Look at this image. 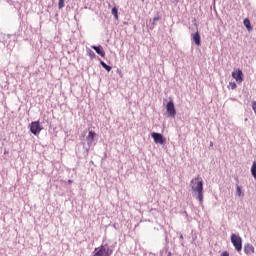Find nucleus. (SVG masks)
Wrapping results in <instances>:
<instances>
[{"instance_id": "3", "label": "nucleus", "mask_w": 256, "mask_h": 256, "mask_svg": "<svg viewBox=\"0 0 256 256\" xmlns=\"http://www.w3.org/2000/svg\"><path fill=\"white\" fill-rule=\"evenodd\" d=\"M231 243L233 247L235 248V251L238 253H241L243 249V239H241V236L237 234H232L231 235Z\"/></svg>"}, {"instance_id": "12", "label": "nucleus", "mask_w": 256, "mask_h": 256, "mask_svg": "<svg viewBox=\"0 0 256 256\" xmlns=\"http://www.w3.org/2000/svg\"><path fill=\"white\" fill-rule=\"evenodd\" d=\"M244 26L246 27L247 31H253V27H251V21L249 18L244 19Z\"/></svg>"}, {"instance_id": "9", "label": "nucleus", "mask_w": 256, "mask_h": 256, "mask_svg": "<svg viewBox=\"0 0 256 256\" xmlns=\"http://www.w3.org/2000/svg\"><path fill=\"white\" fill-rule=\"evenodd\" d=\"M192 41H194L195 45L199 47L201 45V35H199V31H196L195 33L191 34Z\"/></svg>"}, {"instance_id": "18", "label": "nucleus", "mask_w": 256, "mask_h": 256, "mask_svg": "<svg viewBox=\"0 0 256 256\" xmlns=\"http://www.w3.org/2000/svg\"><path fill=\"white\" fill-rule=\"evenodd\" d=\"M63 7H65V0H59V2H58V8H59V9H63Z\"/></svg>"}, {"instance_id": "20", "label": "nucleus", "mask_w": 256, "mask_h": 256, "mask_svg": "<svg viewBox=\"0 0 256 256\" xmlns=\"http://www.w3.org/2000/svg\"><path fill=\"white\" fill-rule=\"evenodd\" d=\"M157 21H159V17H154L153 18V25H155V23H157Z\"/></svg>"}, {"instance_id": "11", "label": "nucleus", "mask_w": 256, "mask_h": 256, "mask_svg": "<svg viewBox=\"0 0 256 256\" xmlns=\"http://www.w3.org/2000/svg\"><path fill=\"white\" fill-rule=\"evenodd\" d=\"M92 49H94V51H96V53L101 57H105V50H103V46H92Z\"/></svg>"}, {"instance_id": "5", "label": "nucleus", "mask_w": 256, "mask_h": 256, "mask_svg": "<svg viewBox=\"0 0 256 256\" xmlns=\"http://www.w3.org/2000/svg\"><path fill=\"white\" fill-rule=\"evenodd\" d=\"M166 111L168 113L169 117H174L177 115V111L175 110V103H173V100H170L166 105Z\"/></svg>"}, {"instance_id": "15", "label": "nucleus", "mask_w": 256, "mask_h": 256, "mask_svg": "<svg viewBox=\"0 0 256 256\" xmlns=\"http://www.w3.org/2000/svg\"><path fill=\"white\" fill-rule=\"evenodd\" d=\"M100 65L103 67V69L107 70L108 72L111 71V66L107 65L105 62L101 61Z\"/></svg>"}, {"instance_id": "19", "label": "nucleus", "mask_w": 256, "mask_h": 256, "mask_svg": "<svg viewBox=\"0 0 256 256\" xmlns=\"http://www.w3.org/2000/svg\"><path fill=\"white\" fill-rule=\"evenodd\" d=\"M236 192H237V195H238L239 197H241L242 191H241V187H240V186H237V187H236Z\"/></svg>"}, {"instance_id": "14", "label": "nucleus", "mask_w": 256, "mask_h": 256, "mask_svg": "<svg viewBox=\"0 0 256 256\" xmlns=\"http://www.w3.org/2000/svg\"><path fill=\"white\" fill-rule=\"evenodd\" d=\"M251 174L256 180V162H253L252 167H251Z\"/></svg>"}, {"instance_id": "4", "label": "nucleus", "mask_w": 256, "mask_h": 256, "mask_svg": "<svg viewBox=\"0 0 256 256\" xmlns=\"http://www.w3.org/2000/svg\"><path fill=\"white\" fill-rule=\"evenodd\" d=\"M43 131V126H41V123L39 121H33L30 124V132L33 135H39Z\"/></svg>"}, {"instance_id": "8", "label": "nucleus", "mask_w": 256, "mask_h": 256, "mask_svg": "<svg viewBox=\"0 0 256 256\" xmlns=\"http://www.w3.org/2000/svg\"><path fill=\"white\" fill-rule=\"evenodd\" d=\"M97 134L94 131H90L86 137L87 145L88 147H91L93 145V142L95 141V136Z\"/></svg>"}, {"instance_id": "6", "label": "nucleus", "mask_w": 256, "mask_h": 256, "mask_svg": "<svg viewBox=\"0 0 256 256\" xmlns=\"http://www.w3.org/2000/svg\"><path fill=\"white\" fill-rule=\"evenodd\" d=\"M151 137L153 138L154 143H158L159 145H163L165 143V138H163V135L160 133L153 132Z\"/></svg>"}, {"instance_id": "17", "label": "nucleus", "mask_w": 256, "mask_h": 256, "mask_svg": "<svg viewBox=\"0 0 256 256\" xmlns=\"http://www.w3.org/2000/svg\"><path fill=\"white\" fill-rule=\"evenodd\" d=\"M229 89L235 90L237 89V83L235 82H230L228 85Z\"/></svg>"}, {"instance_id": "13", "label": "nucleus", "mask_w": 256, "mask_h": 256, "mask_svg": "<svg viewBox=\"0 0 256 256\" xmlns=\"http://www.w3.org/2000/svg\"><path fill=\"white\" fill-rule=\"evenodd\" d=\"M112 15H114L116 21L119 20V10L117 7L112 8Z\"/></svg>"}, {"instance_id": "10", "label": "nucleus", "mask_w": 256, "mask_h": 256, "mask_svg": "<svg viewBox=\"0 0 256 256\" xmlns=\"http://www.w3.org/2000/svg\"><path fill=\"white\" fill-rule=\"evenodd\" d=\"M244 253H246V255H253V253H255V247H253V244H246L244 246Z\"/></svg>"}, {"instance_id": "1", "label": "nucleus", "mask_w": 256, "mask_h": 256, "mask_svg": "<svg viewBox=\"0 0 256 256\" xmlns=\"http://www.w3.org/2000/svg\"><path fill=\"white\" fill-rule=\"evenodd\" d=\"M190 185L192 191L197 194V199L200 202V205H203V178L198 175L191 180Z\"/></svg>"}, {"instance_id": "2", "label": "nucleus", "mask_w": 256, "mask_h": 256, "mask_svg": "<svg viewBox=\"0 0 256 256\" xmlns=\"http://www.w3.org/2000/svg\"><path fill=\"white\" fill-rule=\"evenodd\" d=\"M113 255V250L107 245H101L95 248L93 256H111Z\"/></svg>"}, {"instance_id": "22", "label": "nucleus", "mask_w": 256, "mask_h": 256, "mask_svg": "<svg viewBox=\"0 0 256 256\" xmlns=\"http://www.w3.org/2000/svg\"><path fill=\"white\" fill-rule=\"evenodd\" d=\"M69 185H71V183H73V180H68Z\"/></svg>"}, {"instance_id": "21", "label": "nucleus", "mask_w": 256, "mask_h": 256, "mask_svg": "<svg viewBox=\"0 0 256 256\" xmlns=\"http://www.w3.org/2000/svg\"><path fill=\"white\" fill-rule=\"evenodd\" d=\"M220 256H229V252L224 251V252H222V253H221V255H220Z\"/></svg>"}, {"instance_id": "16", "label": "nucleus", "mask_w": 256, "mask_h": 256, "mask_svg": "<svg viewBox=\"0 0 256 256\" xmlns=\"http://www.w3.org/2000/svg\"><path fill=\"white\" fill-rule=\"evenodd\" d=\"M87 53L91 59H95V57H97V55H95V52H93V50H88Z\"/></svg>"}, {"instance_id": "7", "label": "nucleus", "mask_w": 256, "mask_h": 256, "mask_svg": "<svg viewBox=\"0 0 256 256\" xmlns=\"http://www.w3.org/2000/svg\"><path fill=\"white\" fill-rule=\"evenodd\" d=\"M232 77L237 81L238 83H241L243 81V71L241 69H236L232 72Z\"/></svg>"}]
</instances>
